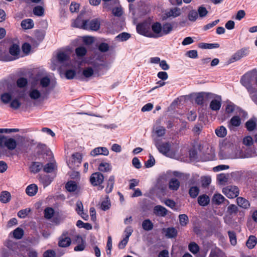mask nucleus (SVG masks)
<instances>
[{"mask_svg":"<svg viewBox=\"0 0 257 257\" xmlns=\"http://www.w3.org/2000/svg\"><path fill=\"white\" fill-rule=\"evenodd\" d=\"M212 96H213V93L211 92H200L192 93L189 95V97H193L195 103L203 108L207 107V105L205 104V101L209 100V98Z\"/></svg>","mask_w":257,"mask_h":257,"instance_id":"nucleus-1","label":"nucleus"},{"mask_svg":"<svg viewBox=\"0 0 257 257\" xmlns=\"http://www.w3.org/2000/svg\"><path fill=\"white\" fill-rule=\"evenodd\" d=\"M253 80L252 74L251 72H247L241 77L240 82L245 87L249 94H252L257 91V89L253 87L252 81Z\"/></svg>","mask_w":257,"mask_h":257,"instance_id":"nucleus-2","label":"nucleus"},{"mask_svg":"<svg viewBox=\"0 0 257 257\" xmlns=\"http://www.w3.org/2000/svg\"><path fill=\"white\" fill-rule=\"evenodd\" d=\"M3 134H0V148L2 149L6 148L10 151L15 150L17 147L16 140Z\"/></svg>","mask_w":257,"mask_h":257,"instance_id":"nucleus-3","label":"nucleus"},{"mask_svg":"<svg viewBox=\"0 0 257 257\" xmlns=\"http://www.w3.org/2000/svg\"><path fill=\"white\" fill-rule=\"evenodd\" d=\"M156 146L159 151L164 155L171 158L175 156V153L171 150V144L169 143H157Z\"/></svg>","mask_w":257,"mask_h":257,"instance_id":"nucleus-4","label":"nucleus"},{"mask_svg":"<svg viewBox=\"0 0 257 257\" xmlns=\"http://www.w3.org/2000/svg\"><path fill=\"white\" fill-rule=\"evenodd\" d=\"M138 33L149 38L155 37L154 35L150 31L149 25L146 23H139L136 27Z\"/></svg>","mask_w":257,"mask_h":257,"instance_id":"nucleus-5","label":"nucleus"},{"mask_svg":"<svg viewBox=\"0 0 257 257\" xmlns=\"http://www.w3.org/2000/svg\"><path fill=\"white\" fill-rule=\"evenodd\" d=\"M211 97L209 98V100H211L209 108L213 111H218L220 109L222 105V98L220 95H216L213 93Z\"/></svg>","mask_w":257,"mask_h":257,"instance_id":"nucleus-6","label":"nucleus"},{"mask_svg":"<svg viewBox=\"0 0 257 257\" xmlns=\"http://www.w3.org/2000/svg\"><path fill=\"white\" fill-rule=\"evenodd\" d=\"M85 30L96 31L100 26V22L98 19L85 20V24L83 25Z\"/></svg>","mask_w":257,"mask_h":257,"instance_id":"nucleus-7","label":"nucleus"},{"mask_svg":"<svg viewBox=\"0 0 257 257\" xmlns=\"http://www.w3.org/2000/svg\"><path fill=\"white\" fill-rule=\"evenodd\" d=\"M248 49V48L244 47L238 50L229 59V62L230 63L234 62L247 56L249 54Z\"/></svg>","mask_w":257,"mask_h":257,"instance_id":"nucleus-8","label":"nucleus"},{"mask_svg":"<svg viewBox=\"0 0 257 257\" xmlns=\"http://www.w3.org/2000/svg\"><path fill=\"white\" fill-rule=\"evenodd\" d=\"M223 193L229 198H234L239 195V189L235 186H229L224 188Z\"/></svg>","mask_w":257,"mask_h":257,"instance_id":"nucleus-9","label":"nucleus"},{"mask_svg":"<svg viewBox=\"0 0 257 257\" xmlns=\"http://www.w3.org/2000/svg\"><path fill=\"white\" fill-rule=\"evenodd\" d=\"M223 107H224L225 112H245L240 107L229 100H227Z\"/></svg>","mask_w":257,"mask_h":257,"instance_id":"nucleus-10","label":"nucleus"},{"mask_svg":"<svg viewBox=\"0 0 257 257\" xmlns=\"http://www.w3.org/2000/svg\"><path fill=\"white\" fill-rule=\"evenodd\" d=\"M71 243V238L68 236V233L64 232L58 238V245L61 247H67Z\"/></svg>","mask_w":257,"mask_h":257,"instance_id":"nucleus-11","label":"nucleus"},{"mask_svg":"<svg viewBox=\"0 0 257 257\" xmlns=\"http://www.w3.org/2000/svg\"><path fill=\"white\" fill-rule=\"evenodd\" d=\"M104 180L103 175L100 172L93 173L90 178V182L94 186L101 184Z\"/></svg>","mask_w":257,"mask_h":257,"instance_id":"nucleus-12","label":"nucleus"},{"mask_svg":"<svg viewBox=\"0 0 257 257\" xmlns=\"http://www.w3.org/2000/svg\"><path fill=\"white\" fill-rule=\"evenodd\" d=\"M81 159L82 157L80 154L76 153L73 154L71 161L68 163L69 168L72 169H75V166H78L81 163Z\"/></svg>","mask_w":257,"mask_h":257,"instance_id":"nucleus-13","label":"nucleus"},{"mask_svg":"<svg viewBox=\"0 0 257 257\" xmlns=\"http://www.w3.org/2000/svg\"><path fill=\"white\" fill-rule=\"evenodd\" d=\"M108 154L109 151L105 147H97L93 149L90 152V155L93 157L99 155L108 156Z\"/></svg>","mask_w":257,"mask_h":257,"instance_id":"nucleus-14","label":"nucleus"},{"mask_svg":"<svg viewBox=\"0 0 257 257\" xmlns=\"http://www.w3.org/2000/svg\"><path fill=\"white\" fill-rule=\"evenodd\" d=\"M74 243L77 244L74 247V249L75 251H82L84 249L85 247V242L80 236H77Z\"/></svg>","mask_w":257,"mask_h":257,"instance_id":"nucleus-15","label":"nucleus"},{"mask_svg":"<svg viewBox=\"0 0 257 257\" xmlns=\"http://www.w3.org/2000/svg\"><path fill=\"white\" fill-rule=\"evenodd\" d=\"M151 28L153 33L155 34H154L155 36L154 38H158L162 36V26L160 23L155 22L153 23Z\"/></svg>","mask_w":257,"mask_h":257,"instance_id":"nucleus-16","label":"nucleus"},{"mask_svg":"<svg viewBox=\"0 0 257 257\" xmlns=\"http://www.w3.org/2000/svg\"><path fill=\"white\" fill-rule=\"evenodd\" d=\"M181 14V11L180 9L178 7H175L171 9L169 11L166 12L164 17H166V18H168L171 17L176 18L179 16Z\"/></svg>","mask_w":257,"mask_h":257,"instance_id":"nucleus-17","label":"nucleus"},{"mask_svg":"<svg viewBox=\"0 0 257 257\" xmlns=\"http://www.w3.org/2000/svg\"><path fill=\"white\" fill-rule=\"evenodd\" d=\"M154 213L159 216H165L168 213L167 209L161 205H157L154 208Z\"/></svg>","mask_w":257,"mask_h":257,"instance_id":"nucleus-18","label":"nucleus"},{"mask_svg":"<svg viewBox=\"0 0 257 257\" xmlns=\"http://www.w3.org/2000/svg\"><path fill=\"white\" fill-rule=\"evenodd\" d=\"M20 53V46L17 44H13L9 48V53L18 58Z\"/></svg>","mask_w":257,"mask_h":257,"instance_id":"nucleus-19","label":"nucleus"},{"mask_svg":"<svg viewBox=\"0 0 257 257\" xmlns=\"http://www.w3.org/2000/svg\"><path fill=\"white\" fill-rule=\"evenodd\" d=\"M21 26L23 29L28 30L32 29L34 26V24L32 19H27L21 22Z\"/></svg>","mask_w":257,"mask_h":257,"instance_id":"nucleus-20","label":"nucleus"},{"mask_svg":"<svg viewBox=\"0 0 257 257\" xmlns=\"http://www.w3.org/2000/svg\"><path fill=\"white\" fill-rule=\"evenodd\" d=\"M85 24V20H82L81 16H78L72 24L73 27L85 30L83 25Z\"/></svg>","mask_w":257,"mask_h":257,"instance_id":"nucleus-21","label":"nucleus"},{"mask_svg":"<svg viewBox=\"0 0 257 257\" xmlns=\"http://www.w3.org/2000/svg\"><path fill=\"white\" fill-rule=\"evenodd\" d=\"M13 60L14 59L9 55L6 50H3L0 48V61L8 62Z\"/></svg>","mask_w":257,"mask_h":257,"instance_id":"nucleus-22","label":"nucleus"},{"mask_svg":"<svg viewBox=\"0 0 257 257\" xmlns=\"http://www.w3.org/2000/svg\"><path fill=\"white\" fill-rule=\"evenodd\" d=\"M199 48L204 49H212L215 48H218L220 45L218 43H201L198 45Z\"/></svg>","mask_w":257,"mask_h":257,"instance_id":"nucleus-23","label":"nucleus"},{"mask_svg":"<svg viewBox=\"0 0 257 257\" xmlns=\"http://www.w3.org/2000/svg\"><path fill=\"white\" fill-rule=\"evenodd\" d=\"M226 201L227 203L228 202V200H226L223 196H222L220 194H215L214 195L212 198V202L217 205H219L223 203L224 201Z\"/></svg>","mask_w":257,"mask_h":257,"instance_id":"nucleus-24","label":"nucleus"},{"mask_svg":"<svg viewBox=\"0 0 257 257\" xmlns=\"http://www.w3.org/2000/svg\"><path fill=\"white\" fill-rule=\"evenodd\" d=\"M37 186L34 184L29 185L26 189V193L30 196L35 195L37 192Z\"/></svg>","mask_w":257,"mask_h":257,"instance_id":"nucleus-25","label":"nucleus"},{"mask_svg":"<svg viewBox=\"0 0 257 257\" xmlns=\"http://www.w3.org/2000/svg\"><path fill=\"white\" fill-rule=\"evenodd\" d=\"M209 202L210 199L206 195H200L198 198V203L201 206H206L209 204Z\"/></svg>","mask_w":257,"mask_h":257,"instance_id":"nucleus-26","label":"nucleus"},{"mask_svg":"<svg viewBox=\"0 0 257 257\" xmlns=\"http://www.w3.org/2000/svg\"><path fill=\"white\" fill-rule=\"evenodd\" d=\"M114 184V176H110L107 182V186L105 188V192L107 194L110 193L113 189Z\"/></svg>","mask_w":257,"mask_h":257,"instance_id":"nucleus-27","label":"nucleus"},{"mask_svg":"<svg viewBox=\"0 0 257 257\" xmlns=\"http://www.w3.org/2000/svg\"><path fill=\"white\" fill-rule=\"evenodd\" d=\"M180 182L176 178H172L169 181V187L173 191H176L180 187Z\"/></svg>","mask_w":257,"mask_h":257,"instance_id":"nucleus-28","label":"nucleus"},{"mask_svg":"<svg viewBox=\"0 0 257 257\" xmlns=\"http://www.w3.org/2000/svg\"><path fill=\"white\" fill-rule=\"evenodd\" d=\"M209 257H225V255L219 248H215L211 250Z\"/></svg>","mask_w":257,"mask_h":257,"instance_id":"nucleus-29","label":"nucleus"},{"mask_svg":"<svg viewBox=\"0 0 257 257\" xmlns=\"http://www.w3.org/2000/svg\"><path fill=\"white\" fill-rule=\"evenodd\" d=\"M11 195L10 193L6 191L2 192L0 195V201L4 203L9 202L11 200Z\"/></svg>","mask_w":257,"mask_h":257,"instance_id":"nucleus-30","label":"nucleus"},{"mask_svg":"<svg viewBox=\"0 0 257 257\" xmlns=\"http://www.w3.org/2000/svg\"><path fill=\"white\" fill-rule=\"evenodd\" d=\"M257 243V239L255 236L250 235L247 239L246 245L247 247L250 249L253 248Z\"/></svg>","mask_w":257,"mask_h":257,"instance_id":"nucleus-31","label":"nucleus"},{"mask_svg":"<svg viewBox=\"0 0 257 257\" xmlns=\"http://www.w3.org/2000/svg\"><path fill=\"white\" fill-rule=\"evenodd\" d=\"M110 164L107 162H101L99 166L98 170L101 172H107L111 170Z\"/></svg>","mask_w":257,"mask_h":257,"instance_id":"nucleus-32","label":"nucleus"},{"mask_svg":"<svg viewBox=\"0 0 257 257\" xmlns=\"http://www.w3.org/2000/svg\"><path fill=\"white\" fill-rule=\"evenodd\" d=\"M236 200L237 204L242 208H247L250 206L249 201L243 197H239Z\"/></svg>","mask_w":257,"mask_h":257,"instance_id":"nucleus-33","label":"nucleus"},{"mask_svg":"<svg viewBox=\"0 0 257 257\" xmlns=\"http://www.w3.org/2000/svg\"><path fill=\"white\" fill-rule=\"evenodd\" d=\"M173 30V26L169 23H166L162 26V35H166L169 34Z\"/></svg>","mask_w":257,"mask_h":257,"instance_id":"nucleus-34","label":"nucleus"},{"mask_svg":"<svg viewBox=\"0 0 257 257\" xmlns=\"http://www.w3.org/2000/svg\"><path fill=\"white\" fill-rule=\"evenodd\" d=\"M200 189L197 186H190L188 193L190 196L192 198H196L199 193Z\"/></svg>","mask_w":257,"mask_h":257,"instance_id":"nucleus-35","label":"nucleus"},{"mask_svg":"<svg viewBox=\"0 0 257 257\" xmlns=\"http://www.w3.org/2000/svg\"><path fill=\"white\" fill-rule=\"evenodd\" d=\"M153 227V223L149 219L144 220L142 222V227L146 231L151 230Z\"/></svg>","mask_w":257,"mask_h":257,"instance_id":"nucleus-36","label":"nucleus"},{"mask_svg":"<svg viewBox=\"0 0 257 257\" xmlns=\"http://www.w3.org/2000/svg\"><path fill=\"white\" fill-rule=\"evenodd\" d=\"M66 189L69 192H74L77 189V185L74 181H68L65 186Z\"/></svg>","mask_w":257,"mask_h":257,"instance_id":"nucleus-37","label":"nucleus"},{"mask_svg":"<svg viewBox=\"0 0 257 257\" xmlns=\"http://www.w3.org/2000/svg\"><path fill=\"white\" fill-rule=\"evenodd\" d=\"M188 249L193 254H195L199 252L200 247L195 242H191L188 245Z\"/></svg>","mask_w":257,"mask_h":257,"instance_id":"nucleus-38","label":"nucleus"},{"mask_svg":"<svg viewBox=\"0 0 257 257\" xmlns=\"http://www.w3.org/2000/svg\"><path fill=\"white\" fill-rule=\"evenodd\" d=\"M42 164L39 162H34L32 163L30 167V170L34 173H36L39 172L42 169Z\"/></svg>","mask_w":257,"mask_h":257,"instance_id":"nucleus-39","label":"nucleus"},{"mask_svg":"<svg viewBox=\"0 0 257 257\" xmlns=\"http://www.w3.org/2000/svg\"><path fill=\"white\" fill-rule=\"evenodd\" d=\"M177 235V231L174 227H169L166 229V236L169 238L175 237Z\"/></svg>","mask_w":257,"mask_h":257,"instance_id":"nucleus-40","label":"nucleus"},{"mask_svg":"<svg viewBox=\"0 0 257 257\" xmlns=\"http://www.w3.org/2000/svg\"><path fill=\"white\" fill-rule=\"evenodd\" d=\"M216 135L220 138L224 137L227 134V130L223 126H220L215 130Z\"/></svg>","mask_w":257,"mask_h":257,"instance_id":"nucleus-41","label":"nucleus"},{"mask_svg":"<svg viewBox=\"0 0 257 257\" xmlns=\"http://www.w3.org/2000/svg\"><path fill=\"white\" fill-rule=\"evenodd\" d=\"M75 53L78 57H82L86 54L87 50L83 46H79L76 48Z\"/></svg>","mask_w":257,"mask_h":257,"instance_id":"nucleus-42","label":"nucleus"},{"mask_svg":"<svg viewBox=\"0 0 257 257\" xmlns=\"http://www.w3.org/2000/svg\"><path fill=\"white\" fill-rule=\"evenodd\" d=\"M23 235L24 230L23 229L20 227L17 228L13 231V236L15 238L17 239H21L23 237Z\"/></svg>","mask_w":257,"mask_h":257,"instance_id":"nucleus-43","label":"nucleus"},{"mask_svg":"<svg viewBox=\"0 0 257 257\" xmlns=\"http://www.w3.org/2000/svg\"><path fill=\"white\" fill-rule=\"evenodd\" d=\"M40 180L43 184L44 186H48L52 182V179L49 175L41 176L40 177Z\"/></svg>","mask_w":257,"mask_h":257,"instance_id":"nucleus-44","label":"nucleus"},{"mask_svg":"<svg viewBox=\"0 0 257 257\" xmlns=\"http://www.w3.org/2000/svg\"><path fill=\"white\" fill-rule=\"evenodd\" d=\"M198 13L195 10L190 11L188 14V19L189 21L195 22L198 18Z\"/></svg>","mask_w":257,"mask_h":257,"instance_id":"nucleus-45","label":"nucleus"},{"mask_svg":"<svg viewBox=\"0 0 257 257\" xmlns=\"http://www.w3.org/2000/svg\"><path fill=\"white\" fill-rule=\"evenodd\" d=\"M131 34L126 32H122L116 36L120 41H126L131 38Z\"/></svg>","mask_w":257,"mask_h":257,"instance_id":"nucleus-46","label":"nucleus"},{"mask_svg":"<svg viewBox=\"0 0 257 257\" xmlns=\"http://www.w3.org/2000/svg\"><path fill=\"white\" fill-rule=\"evenodd\" d=\"M28 84V80L24 77H21L18 79L17 81V85L19 88H24L27 86Z\"/></svg>","mask_w":257,"mask_h":257,"instance_id":"nucleus-47","label":"nucleus"},{"mask_svg":"<svg viewBox=\"0 0 257 257\" xmlns=\"http://www.w3.org/2000/svg\"><path fill=\"white\" fill-rule=\"evenodd\" d=\"M54 213V210L52 208L47 207L44 210V216L47 219H51Z\"/></svg>","mask_w":257,"mask_h":257,"instance_id":"nucleus-48","label":"nucleus"},{"mask_svg":"<svg viewBox=\"0 0 257 257\" xmlns=\"http://www.w3.org/2000/svg\"><path fill=\"white\" fill-rule=\"evenodd\" d=\"M228 234L231 244L233 245H236L237 240L235 233L233 231H228Z\"/></svg>","mask_w":257,"mask_h":257,"instance_id":"nucleus-49","label":"nucleus"},{"mask_svg":"<svg viewBox=\"0 0 257 257\" xmlns=\"http://www.w3.org/2000/svg\"><path fill=\"white\" fill-rule=\"evenodd\" d=\"M211 181V177L209 176H203L201 177V185L204 188L208 187Z\"/></svg>","mask_w":257,"mask_h":257,"instance_id":"nucleus-50","label":"nucleus"},{"mask_svg":"<svg viewBox=\"0 0 257 257\" xmlns=\"http://www.w3.org/2000/svg\"><path fill=\"white\" fill-rule=\"evenodd\" d=\"M33 13L38 16H42L44 14V9L41 6H36L33 9Z\"/></svg>","mask_w":257,"mask_h":257,"instance_id":"nucleus-51","label":"nucleus"},{"mask_svg":"<svg viewBox=\"0 0 257 257\" xmlns=\"http://www.w3.org/2000/svg\"><path fill=\"white\" fill-rule=\"evenodd\" d=\"M94 73L93 69L90 67H86L85 68L82 72L83 75L86 77V78H89L93 75Z\"/></svg>","mask_w":257,"mask_h":257,"instance_id":"nucleus-52","label":"nucleus"},{"mask_svg":"<svg viewBox=\"0 0 257 257\" xmlns=\"http://www.w3.org/2000/svg\"><path fill=\"white\" fill-rule=\"evenodd\" d=\"M44 37L45 34L42 31L37 30L35 31V37L39 42H41L44 39Z\"/></svg>","mask_w":257,"mask_h":257,"instance_id":"nucleus-53","label":"nucleus"},{"mask_svg":"<svg viewBox=\"0 0 257 257\" xmlns=\"http://www.w3.org/2000/svg\"><path fill=\"white\" fill-rule=\"evenodd\" d=\"M57 59L60 62H64L69 59V56L64 52H60L57 54Z\"/></svg>","mask_w":257,"mask_h":257,"instance_id":"nucleus-54","label":"nucleus"},{"mask_svg":"<svg viewBox=\"0 0 257 257\" xmlns=\"http://www.w3.org/2000/svg\"><path fill=\"white\" fill-rule=\"evenodd\" d=\"M197 13L198 16L199 15L200 18H203L207 15L208 12L206 8L202 6L198 8Z\"/></svg>","mask_w":257,"mask_h":257,"instance_id":"nucleus-55","label":"nucleus"},{"mask_svg":"<svg viewBox=\"0 0 257 257\" xmlns=\"http://www.w3.org/2000/svg\"><path fill=\"white\" fill-rule=\"evenodd\" d=\"M241 123V120L238 116H235L231 118L230 124L233 126H238Z\"/></svg>","mask_w":257,"mask_h":257,"instance_id":"nucleus-56","label":"nucleus"},{"mask_svg":"<svg viewBox=\"0 0 257 257\" xmlns=\"http://www.w3.org/2000/svg\"><path fill=\"white\" fill-rule=\"evenodd\" d=\"M29 96L33 99H37L40 97L41 93L37 89H33L30 92Z\"/></svg>","mask_w":257,"mask_h":257,"instance_id":"nucleus-57","label":"nucleus"},{"mask_svg":"<svg viewBox=\"0 0 257 257\" xmlns=\"http://www.w3.org/2000/svg\"><path fill=\"white\" fill-rule=\"evenodd\" d=\"M228 175L224 174H220L217 175V180L220 184H224L227 182Z\"/></svg>","mask_w":257,"mask_h":257,"instance_id":"nucleus-58","label":"nucleus"},{"mask_svg":"<svg viewBox=\"0 0 257 257\" xmlns=\"http://www.w3.org/2000/svg\"><path fill=\"white\" fill-rule=\"evenodd\" d=\"M55 167V164L53 163L47 164L44 167V171L46 173H51L53 171Z\"/></svg>","mask_w":257,"mask_h":257,"instance_id":"nucleus-59","label":"nucleus"},{"mask_svg":"<svg viewBox=\"0 0 257 257\" xmlns=\"http://www.w3.org/2000/svg\"><path fill=\"white\" fill-rule=\"evenodd\" d=\"M12 99V95L9 93H4L1 95V100L4 103H9Z\"/></svg>","mask_w":257,"mask_h":257,"instance_id":"nucleus-60","label":"nucleus"},{"mask_svg":"<svg viewBox=\"0 0 257 257\" xmlns=\"http://www.w3.org/2000/svg\"><path fill=\"white\" fill-rule=\"evenodd\" d=\"M65 75L67 79H72L76 75V71L73 69L67 70L65 72Z\"/></svg>","mask_w":257,"mask_h":257,"instance_id":"nucleus-61","label":"nucleus"},{"mask_svg":"<svg viewBox=\"0 0 257 257\" xmlns=\"http://www.w3.org/2000/svg\"><path fill=\"white\" fill-rule=\"evenodd\" d=\"M30 211V208H26L25 209L21 210L18 212V216L21 218H24L28 215Z\"/></svg>","mask_w":257,"mask_h":257,"instance_id":"nucleus-62","label":"nucleus"},{"mask_svg":"<svg viewBox=\"0 0 257 257\" xmlns=\"http://www.w3.org/2000/svg\"><path fill=\"white\" fill-rule=\"evenodd\" d=\"M180 223L182 226H185L188 222V217L185 214H180L179 216Z\"/></svg>","mask_w":257,"mask_h":257,"instance_id":"nucleus-63","label":"nucleus"},{"mask_svg":"<svg viewBox=\"0 0 257 257\" xmlns=\"http://www.w3.org/2000/svg\"><path fill=\"white\" fill-rule=\"evenodd\" d=\"M22 49L24 53L28 55L31 51V46L29 43L25 42L22 45Z\"/></svg>","mask_w":257,"mask_h":257,"instance_id":"nucleus-64","label":"nucleus"}]
</instances>
